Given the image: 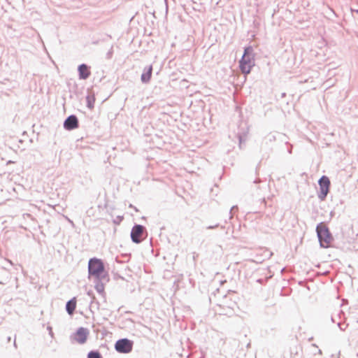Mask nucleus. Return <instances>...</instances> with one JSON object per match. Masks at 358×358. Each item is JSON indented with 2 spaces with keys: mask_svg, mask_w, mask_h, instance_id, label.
Wrapping results in <instances>:
<instances>
[{
  "mask_svg": "<svg viewBox=\"0 0 358 358\" xmlns=\"http://www.w3.org/2000/svg\"><path fill=\"white\" fill-rule=\"evenodd\" d=\"M319 185L320 187V192L319 194V198L321 200H324L329 193L330 187V180L327 176H322L319 180Z\"/></svg>",
  "mask_w": 358,
  "mask_h": 358,
  "instance_id": "5",
  "label": "nucleus"
},
{
  "mask_svg": "<svg viewBox=\"0 0 358 358\" xmlns=\"http://www.w3.org/2000/svg\"><path fill=\"white\" fill-rule=\"evenodd\" d=\"M115 348L120 353H129L133 348V342L127 338L120 339L115 343Z\"/></svg>",
  "mask_w": 358,
  "mask_h": 358,
  "instance_id": "4",
  "label": "nucleus"
},
{
  "mask_svg": "<svg viewBox=\"0 0 358 358\" xmlns=\"http://www.w3.org/2000/svg\"><path fill=\"white\" fill-rule=\"evenodd\" d=\"M357 12L358 13V10Z\"/></svg>",
  "mask_w": 358,
  "mask_h": 358,
  "instance_id": "16",
  "label": "nucleus"
},
{
  "mask_svg": "<svg viewBox=\"0 0 358 358\" xmlns=\"http://www.w3.org/2000/svg\"><path fill=\"white\" fill-rule=\"evenodd\" d=\"M152 72V66H150L148 68L147 72L142 74L141 80L143 83H148L151 78Z\"/></svg>",
  "mask_w": 358,
  "mask_h": 358,
  "instance_id": "11",
  "label": "nucleus"
},
{
  "mask_svg": "<svg viewBox=\"0 0 358 358\" xmlns=\"http://www.w3.org/2000/svg\"><path fill=\"white\" fill-rule=\"evenodd\" d=\"M88 268L90 275L96 278H99L104 271L103 262L96 258L90 260Z\"/></svg>",
  "mask_w": 358,
  "mask_h": 358,
  "instance_id": "3",
  "label": "nucleus"
},
{
  "mask_svg": "<svg viewBox=\"0 0 358 358\" xmlns=\"http://www.w3.org/2000/svg\"><path fill=\"white\" fill-rule=\"evenodd\" d=\"M144 227L141 225H136L132 228L131 237L134 243H139L143 240Z\"/></svg>",
  "mask_w": 358,
  "mask_h": 358,
  "instance_id": "7",
  "label": "nucleus"
},
{
  "mask_svg": "<svg viewBox=\"0 0 358 358\" xmlns=\"http://www.w3.org/2000/svg\"><path fill=\"white\" fill-rule=\"evenodd\" d=\"M79 76L81 79H86L90 75V71L86 64H81L78 67Z\"/></svg>",
  "mask_w": 358,
  "mask_h": 358,
  "instance_id": "9",
  "label": "nucleus"
},
{
  "mask_svg": "<svg viewBox=\"0 0 358 358\" xmlns=\"http://www.w3.org/2000/svg\"><path fill=\"white\" fill-rule=\"evenodd\" d=\"M301 351V346H295L289 350V357L295 358L299 355V352Z\"/></svg>",
  "mask_w": 358,
  "mask_h": 358,
  "instance_id": "12",
  "label": "nucleus"
},
{
  "mask_svg": "<svg viewBox=\"0 0 358 358\" xmlns=\"http://www.w3.org/2000/svg\"><path fill=\"white\" fill-rule=\"evenodd\" d=\"M316 231L320 245L323 248H329L333 238L327 225L323 222L320 223L317 227Z\"/></svg>",
  "mask_w": 358,
  "mask_h": 358,
  "instance_id": "2",
  "label": "nucleus"
},
{
  "mask_svg": "<svg viewBox=\"0 0 358 358\" xmlns=\"http://www.w3.org/2000/svg\"><path fill=\"white\" fill-rule=\"evenodd\" d=\"M66 311L69 315H72L76 310V297L73 298L71 300L67 302L66 303Z\"/></svg>",
  "mask_w": 358,
  "mask_h": 358,
  "instance_id": "10",
  "label": "nucleus"
},
{
  "mask_svg": "<svg viewBox=\"0 0 358 358\" xmlns=\"http://www.w3.org/2000/svg\"><path fill=\"white\" fill-rule=\"evenodd\" d=\"M87 358H102L99 352L91 351L88 353Z\"/></svg>",
  "mask_w": 358,
  "mask_h": 358,
  "instance_id": "15",
  "label": "nucleus"
},
{
  "mask_svg": "<svg viewBox=\"0 0 358 358\" xmlns=\"http://www.w3.org/2000/svg\"><path fill=\"white\" fill-rule=\"evenodd\" d=\"M255 65V58L252 47L245 48L244 54L240 61V68L243 73L248 74Z\"/></svg>",
  "mask_w": 358,
  "mask_h": 358,
  "instance_id": "1",
  "label": "nucleus"
},
{
  "mask_svg": "<svg viewBox=\"0 0 358 358\" xmlns=\"http://www.w3.org/2000/svg\"><path fill=\"white\" fill-rule=\"evenodd\" d=\"M64 128L68 130H72L78 128V121L76 116L71 115L69 116L64 122Z\"/></svg>",
  "mask_w": 358,
  "mask_h": 358,
  "instance_id": "8",
  "label": "nucleus"
},
{
  "mask_svg": "<svg viewBox=\"0 0 358 358\" xmlns=\"http://www.w3.org/2000/svg\"><path fill=\"white\" fill-rule=\"evenodd\" d=\"M87 106L89 108L92 109L94 108V104L95 101V98L94 96H89L87 98Z\"/></svg>",
  "mask_w": 358,
  "mask_h": 358,
  "instance_id": "14",
  "label": "nucleus"
},
{
  "mask_svg": "<svg viewBox=\"0 0 358 358\" xmlns=\"http://www.w3.org/2000/svg\"><path fill=\"white\" fill-rule=\"evenodd\" d=\"M96 290L102 295H105V287L102 282H98L95 285Z\"/></svg>",
  "mask_w": 358,
  "mask_h": 358,
  "instance_id": "13",
  "label": "nucleus"
},
{
  "mask_svg": "<svg viewBox=\"0 0 358 358\" xmlns=\"http://www.w3.org/2000/svg\"><path fill=\"white\" fill-rule=\"evenodd\" d=\"M88 334L89 331L87 329L80 327L73 335L72 339L79 344H84L87 340Z\"/></svg>",
  "mask_w": 358,
  "mask_h": 358,
  "instance_id": "6",
  "label": "nucleus"
}]
</instances>
